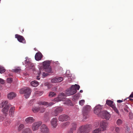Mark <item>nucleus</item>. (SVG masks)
I'll return each instance as SVG.
<instances>
[{
  "instance_id": "8",
  "label": "nucleus",
  "mask_w": 133,
  "mask_h": 133,
  "mask_svg": "<svg viewBox=\"0 0 133 133\" xmlns=\"http://www.w3.org/2000/svg\"><path fill=\"white\" fill-rule=\"evenodd\" d=\"M42 124V122L40 121L34 123L32 126V130L34 131L37 130L39 127Z\"/></svg>"
},
{
  "instance_id": "45",
  "label": "nucleus",
  "mask_w": 133,
  "mask_h": 133,
  "mask_svg": "<svg viewBox=\"0 0 133 133\" xmlns=\"http://www.w3.org/2000/svg\"><path fill=\"white\" fill-rule=\"evenodd\" d=\"M54 101L57 102L61 101L59 98L58 97H58L55 98L54 100Z\"/></svg>"
},
{
  "instance_id": "47",
  "label": "nucleus",
  "mask_w": 133,
  "mask_h": 133,
  "mask_svg": "<svg viewBox=\"0 0 133 133\" xmlns=\"http://www.w3.org/2000/svg\"><path fill=\"white\" fill-rule=\"evenodd\" d=\"M129 129L127 127H126V128L125 130V132L126 133H128L129 132Z\"/></svg>"
},
{
  "instance_id": "34",
  "label": "nucleus",
  "mask_w": 133,
  "mask_h": 133,
  "mask_svg": "<svg viewBox=\"0 0 133 133\" xmlns=\"http://www.w3.org/2000/svg\"><path fill=\"white\" fill-rule=\"evenodd\" d=\"M112 108L115 111L117 114H119V112L117 108L115 106V105H112Z\"/></svg>"
},
{
  "instance_id": "50",
  "label": "nucleus",
  "mask_w": 133,
  "mask_h": 133,
  "mask_svg": "<svg viewBox=\"0 0 133 133\" xmlns=\"http://www.w3.org/2000/svg\"><path fill=\"white\" fill-rule=\"evenodd\" d=\"M4 119V117L1 116L0 117V120L1 121H2Z\"/></svg>"
},
{
  "instance_id": "27",
  "label": "nucleus",
  "mask_w": 133,
  "mask_h": 133,
  "mask_svg": "<svg viewBox=\"0 0 133 133\" xmlns=\"http://www.w3.org/2000/svg\"><path fill=\"white\" fill-rule=\"evenodd\" d=\"M39 110V108H37L36 107H33L32 109V111L35 113L38 112Z\"/></svg>"
},
{
  "instance_id": "1",
  "label": "nucleus",
  "mask_w": 133,
  "mask_h": 133,
  "mask_svg": "<svg viewBox=\"0 0 133 133\" xmlns=\"http://www.w3.org/2000/svg\"><path fill=\"white\" fill-rule=\"evenodd\" d=\"M50 62L49 61H45L43 62V66L39 68L40 72L38 73V75L37 76L36 79L38 80H39L40 78L39 77L40 74L41 73L42 69L44 70L45 71L48 73H51V69L50 66Z\"/></svg>"
},
{
  "instance_id": "2",
  "label": "nucleus",
  "mask_w": 133,
  "mask_h": 133,
  "mask_svg": "<svg viewBox=\"0 0 133 133\" xmlns=\"http://www.w3.org/2000/svg\"><path fill=\"white\" fill-rule=\"evenodd\" d=\"M11 105L7 101H3L0 104V108H2L4 107L2 110V111L5 116L8 114L9 108Z\"/></svg>"
},
{
  "instance_id": "49",
  "label": "nucleus",
  "mask_w": 133,
  "mask_h": 133,
  "mask_svg": "<svg viewBox=\"0 0 133 133\" xmlns=\"http://www.w3.org/2000/svg\"><path fill=\"white\" fill-rule=\"evenodd\" d=\"M0 83L1 84L4 83V80L1 78H0Z\"/></svg>"
},
{
  "instance_id": "48",
  "label": "nucleus",
  "mask_w": 133,
  "mask_h": 133,
  "mask_svg": "<svg viewBox=\"0 0 133 133\" xmlns=\"http://www.w3.org/2000/svg\"><path fill=\"white\" fill-rule=\"evenodd\" d=\"M48 74L47 73H45L44 72H43L42 74L43 77H44L48 75Z\"/></svg>"
},
{
  "instance_id": "58",
  "label": "nucleus",
  "mask_w": 133,
  "mask_h": 133,
  "mask_svg": "<svg viewBox=\"0 0 133 133\" xmlns=\"http://www.w3.org/2000/svg\"><path fill=\"white\" fill-rule=\"evenodd\" d=\"M24 31V29H23L22 30V32H23V31Z\"/></svg>"
},
{
  "instance_id": "41",
  "label": "nucleus",
  "mask_w": 133,
  "mask_h": 133,
  "mask_svg": "<svg viewBox=\"0 0 133 133\" xmlns=\"http://www.w3.org/2000/svg\"><path fill=\"white\" fill-rule=\"evenodd\" d=\"M71 93V92L69 90H67L65 92V93L66 94L67 96H70V95H72L71 94H70Z\"/></svg>"
},
{
  "instance_id": "56",
  "label": "nucleus",
  "mask_w": 133,
  "mask_h": 133,
  "mask_svg": "<svg viewBox=\"0 0 133 133\" xmlns=\"http://www.w3.org/2000/svg\"><path fill=\"white\" fill-rule=\"evenodd\" d=\"M130 99V100L132 101L133 102V99Z\"/></svg>"
},
{
  "instance_id": "33",
  "label": "nucleus",
  "mask_w": 133,
  "mask_h": 133,
  "mask_svg": "<svg viewBox=\"0 0 133 133\" xmlns=\"http://www.w3.org/2000/svg\"><path fill=\"white\" fill-rule=\"evenodd\" d=\"M56 95V94L53 92L51 91L49 92V96L50 97H55Z\"/></svg>"
},
{
  "instance_id": "14",
  "label": "nucleus",
  "mask_w": 133,
  "mask_h": 133,
  "mask_svg": "<svg viewBox=\"0 0 133 133\" xmlns=\"http://www.w3.org/2000/svg\"><path fill=\"white\" fill-rule=\"evenodd\" d=\"M38 104L39 105H47L48 106H51L53 105L54 103L53 102L48 103V102L45 101H39L38 102Z\"/></svg>"
},
{
  "instance_id": "39",
  "label": "nucleus",
  "mask_w": 133,
  "mask_h": 133,
  "mask_svg": "<svg viewBox=\"0 0 133 133\" xmlns=\"http://www.w3.org/2000/svg\"><path fill=\"white\" fill-rule=\"evenodd\" d=\"M85 103L84 100H81L79 101V104L81 105H83Z\"/></svg>"
},
{
  "instance_id": "16",
  "label": "nucleus",
  "mask_w": 133,
  "mask_h": 133,
  "mask_svg": "<svg viewBox=\"0 0 133 133\" xmlns=\"http://www.w3.org/2000/svg\"><path fill=\"white\" fill-rule=\"evenodd\" d=\"M35 121V119L33 117H29L25 119V122L27 123L31 124Z\"/></svg>"
},
{
  "instance_id": "40",
  "label": "nucleus",
  "mask_w": 133,
  "mask_h": 133,
  "mask_svg": "<svg viewBox=\"0 0 133 133\" xmlns=\"http://www.w3.org/2000/svg\"><path fill=\"white\" fill-rule=\"evenodd\" d=\"M21 69H16L13 70V71L17 73H19L20 72Z\"/></svg>"
},
{
  "instance_id": "9",
  "label": "nucleus",
  "mask_w": 133,
  "mask_h": 133,
  "mask_svg": "<svg viewBox=\"0 0 133 133\" xmlns=\"http://www.w3.org/2000/svg\"><path fill=\"white\" fill-rule=\"evenodd\" d=\"M63 110V108L61 107L57 108L54 112H52L51 114L52 115L55 116H57L59 113L61 112Z\"/></svg>"
},
{
  "instance_id": "44",
  "label": "nucleus",
  "mask_w": 133,
  "mask_h": 133,
  "mask_svg": "<svg viewBox=\"0 0 133 133\" xmlns=\"http://www.w3.org/2000/svg\"><path fill=\"white\" fill-rule=\"evenodd\" d=\"M115 129L116 132H117V133H119V132L120 131V129L119 127H115Z\"/></svg>"
},
{
  "instance_id": "32",
  "label": "nucleus",
  "mask_w": 133,
  "mask_h": 133,
  "mask_svg": "<svg viewBox=\"0 0 133 133\" xmlns=\"http://www.w3.org/2000/svg\"><path fill=\"white\" fill-rule=\"evenodd\" d=\"M101 130L99 128L93 130L92 133H101Z\"/></svg>"
},
{
  "instance_id": "19",
  "label": "nucleus",
  "mask_w": 133,
  "mask_h": 133,
  "mask_svg": "<svg viewBox=\"0 0 133 133\" xmlns=\"http://www.w3.org/2000/svg\"><path fill=\"white\" fill-rule=\"evenodd\" d=\"M66 96L64 93H61L58 95V97L59 98L61 101H64Z\"/></svg>"
},
{
  "instance_id": "22",
  "label": "nucleus",
  "mask_w": 133,
  "mask_h": 133,
  "mask_svg": "<svg viewBox=\"0 0 133 133\" xmlns=\"http://www.w3.org/2000/svg\"><path fill=\"white\" fill-rule=\"evenodd\" d=\"M71 127L70 129L73 131L76 130L77 127V124L76 122H73L71 124Z\"/></svg>"
},
{
  "instance_id": "51",
  "label": "nucleus",
  "mask_w": 133,
  "mask_h": 133,
  "mask_svg": "<svg viewBox=\"0 0 133 133\" xmlns=\"http://www.w3.org/2000/svg\"><path fill=\"white\" fill-rule=\"evenodd\" d=\"M74 131L71 129L68 132V133H73Z\"/></svg>"
},
{
  "instance_id": "5",
  "label": "nucleus",
  "mask_w": 133,
  "mask_h": 133,
  "mask_svg": "<svg viewBox=\"0 0 133 133\" xmlns=\"http://www.w3.org/2000/svg\"><path fill=\"white\" fill-rule=\"evenodd\" d=\"M31 90L30 89L27 88H24L21 89L19 91L21 94H24V96L26 98H28L30 95Z\"/></svg>"
},
{
  "instance_id": "55",
  "label": "nucleus",
  "mask_w": 133,
  "mask_h": 133,
  "mask_svg": "<svg viewBox=\"0 0 133 133\" xmlns=\"http://www.w3.org/2000/svg\"><path fill=\"white\" fill-rule=\"evenodd\" d=\"M79 92H81V93H82V92H83V90H80V91H79Z\"/></svg>"
},
{
  "instance_id": "24",
  "label": "nucleus",
  "mask_w": 133,
  "mask_h": 133,
  "mask_svg": "<svg viewBox=\"0 0 133 133\" xmlns=\"http://www.w3.org/2000/svg\"><path fill=\"white\" fill-rule=\"evenodd\" d=\"M38 82L35 81H32L31 82V84L33 87H36L38 85Z\"/></svg>"
},
{
  "instance_id": "28",
  "label": "nucleus",
  "mask_w": 133,
  "mask_h": 133,
  "mask_svg": "<svg viewBox=\"0 0 133 133\" xmlns=\"http://www.w3.org/2000/svg\"><path fill=\"white\" fill-rule=\"evenodd\" d=\"M122 123V121L120 119H118L116 122V123L118 125H121Z\"/></svg>"
},
{
  "instance_id": "57",
  "label": "nucleus",
  "mask_w": 133,
  "mask_h": 133,
  "mask_svg": "<svg viewBox=\"0 0 133 133\" xmlns=\"http://www.w3.org/2000/svg\"><path fill=\"white\" fill-rule=\"evenodd\" d=\"M68 102L69 103H70L71 101H70V100H68Z\"/></svg>"
},
{
  "instance_id": "36",
  "label": "nucleus",
  "mask_w": 133,
  "mask_h": 133,
  "mask_svg": "<svg viewBox=\"0 0 133 133\" xmlns=\"http://www.w3.org/2000/svg\"><path fill=\"white\" fill-rule=\"evenodd\" d=\"M39 110L41 112L43 113L44 112L45 110V109L43 106L40 107L39 108Z\"/></svg>"
},
{
  "instance_id": "18",
  "label": "nucleus",
  "mask_w": 133,
  "mask_h": 133,
  "mask_svg": "<svg viewBox=\"0 0 133 133\" xmlns=\"http://www.w3.org/2000/svg\"><path fill=\"white\" fill-rule=\"evenodd\" d=\"M15 108L14 107H11L9 111V115L10 117H13L14 115Z\"/></svg>"
},
{
  "instance_id": "21",
  "label": "nucleus",
  "mask_w": 133,
  "mask_h": 133,
  "mask_svg": "<svg viewBox=\"0 0 133 133\" xmlns=\"http://www.w3.org/2000/svg\"><path fill=\"white\" fill-rule=\"evenodd\" d=\"M16 96V95L15 93L11 92L8 94L7 97L9 99H11L15 97Z\"/></svg>"
},
{
  "instance_id": "38",
  "label": "nucleus",
  "mask_w": 133,
  "mask_h": 133,
  "mask_svg": "<svg viewBox=\"0 0 133 133\" xmlns=\"http://www.w3.org/2000/svg\"><path fill=\"white\" fill-rule=\"evenodd\" d=\"M56 79L57 82H60L63 80V78L62 77L56 78Z\"/></svg>"
},
{
  "instance_id": "46",
  "label": "nucleus",
  "mask_w": 133,
  "mask_h": 133,
  "mask_svg": "<svg viewBox=\"0 0 133 133\" xmlns=\"http://www.w3.org/2000/svg\"><path fill=\"white\" fill-rule=\"evenodd\" d=\"M51 81L53 83H56L57 82L56 78L52 79Z\"/></svg>"
},
{
  "instance_id": "37",
  "label": "nucleus",
  "mask_w": 133,
  "mask_h": 133,
  "mask_svg": "<svg viewBox=\"0 0 133 133\" xmlns=\"http://www.w3.org/2000/svg\"><path fill=\"white\" fill-rule=\"evenodd\" d=\"M79 97V95L78 94H76L73 96V99L75 100L78 99Z\"/></svg>"
},
{
  "instance_id": "6",
  "label": "nucleus",
  "mask_w": 133,
  "mask_h": 133,
  "mask_svg": "<svg viewBox=\"0 0 133 133\" xmlns=\"http://www.w3.org/2000/svg\"><path fill=\"white\" fill-rule=\"evenodd\" d=\"M100 116L102 118H105L107 120L109 119L111 116L109 112L105 111H104L100 113Z\"/></svg>"
},
{
  "instance_id": "4",
  "label": "nucleus",
  "mask_w": 133,
  "mask_h": 133,
  "mask_svg": "<svg viewBox=\"0 0 133 133\" xmlns=\"http://www.w3.org/2000/svg\"><path fill=\"white\" fill-rule=\"evenodd\" d=\"M91 110V106L86 105L84 106L83 109V114L84 118L87 119L89 117L88 114Z\"/></svg>"
},
{
  "instance_id": "53",
  "label": "nucleus",
  "mask_w": 133,
  "mask_h": 133,
  "mask_svg": "<svg viewBox=\"0 0 133 133\" xmlns=\"http://www.w3.org/2000/svg\"><path fill=\"white\" fill-rule=\"evenodd\" d=\"M129 97L132 98L133 97V92H132L131 94L130 95Z\"/></svg>"
},
{
  "instance_id": "7",
  "label": "nucleus",
  "mask_w": 133,
  "mask_h": 133,
  "mask_svg": "<svg viewBox=\"0 0 133 133\" xmlns=\"http://www.w3.org/2000/svg\"><path fill=\"white\" fill-rule=\"evenodd\" d=\"M102 107L100 105H98L96 106L95 108L94 113L99 116H100L101 115L100 113L102 112Z\"/></svg>"
},
{
  "instance_id": "23",
  "label": "nucleus",
  "mask_w": 133,
  "mask_h": 133,
  "mask_svg": "<svg viewBox=\"0 0 133 133\" xmlns=\"http://www.w3.org/2000/svg\"><path fill=\"white\" fill-rule=\"evenodd\" d=\"M11 121L9 119H6L5 120V122L4 123V126H6L10 125L11 123Z\"/></svg>"
},
{
  "instance_id": "31",
  "label": "nucleus",
  "mask_w": 133,
  "mask_h": 133,
  "mask_svg": "<svg viewBox=\"0 0 133 133\" xmlns=\"http://www.w3.org/2000/svg\"><path fill=\"white\" fill-rule=\"evenodd\" d=\"M24 127V125L23 124H20L18 128V131H20L21 130L23 129Z\"/></svg>"
},
{
  "instance_id": "42",
  "label": "nucleus",
  "mask_w": 133,
  "mask_h": 133,
  "mask_svg": "<svg viewBox=\"0 0 133 133\" xmlns=\"http://www.w3.org/2000/svg\"><path fill=\"white\" fill-rule=\"evenodd\" d=\"M12 81V79L11 78H8L7 79V82L9 83H11Z\"/></svg>"
},
{
  "instance_id": "29",
  "label": "nucleus",
  "mask_w": 133,
  "mask_h": 133,
  "mask_svg": "<svg viewBox=\"0 0 133 133\" xmlns=\"http://www.w3.org/2000/svg\"><path fill=\"white\" fill-rule=\"evenodd\" d=\"M5 70V69L3 67L0 66V73L2 74L4 73Z\"/></svg>"
},
{
  "instance_id": "26",
  "label": "nucleus",
  "mask_w": 133,
  "mask_h": 133,
  "mask_svg": "<svg viewBox=\"0 0 133 133\" xmlns=\"http://www.w3.org/2000/svg\"><path fill=\"white\" fill-rule=\"evenodd\" d=\"M25 64L28 65L29 67L33 66V64L31 62L29 61V59H26L25 61Z\"/></svg>"
},
{
  "instance_id": "35",
  "label": "nucleus",
  "mask_w": 133,
  "mask_h": 133,
  "mask_svg": "<svg viewBox=\"0 0 133 133\" xmlns=\"http://www.w3.org/2000/svg\"><path fill=\"white\" fill-rule=\"evenodd\" d=\"M43 92L41 91H37L35 92V94L37 95V96H41L43 94Z\"/></svg>"
},
{
  "instance_id": "25",
  "label": "nucleus",
  "mask_w": 133,
  "mask_h": 133,
  "mask_svg": "<svg viewBox=\"0 0 133 133\" xmlns=\"http://www.w3.org/2000/svg\"><path fill=\"white\" fill-rule=\"evenodd\" d=\"M106 104L110 106L111 108L112 107V105H114L113 104V101L110 100H107L106 102Z\"/></svg>"
},
{
  "instance_id": "15",
  "label": "nucleus",
  "mask_w": 133,
  "mask_h": 133,
  "mask_svg": "<svg viewBox=\"0 0 133 133\" xmlns=\"http://www.w3.org/2000/svg\"><path fill=\"white\" fill-rule=\"evenodd\" d=\"M41 131L43 132L49 133V130L45 124H43L41 127Z\"/></svg>"
},
{
  "instance_id": "17",
  "label": "nucleus",
  "mask_w": 133,
  "mask_h": 133,
  "mask_svg": "<svg viewBox=\"0 0 133 133\" xmlns=\"http://www.w3.org/2000/svg\"><path fill=\"white\" fill-rule=\"evenodd\" d=\"M42 57V55L41 53H37L35 56V58L37 61H39L40 60Z\"/></svg>"
},
{
  "instance_id": "20",
  "label": "nucleus",
  "mask_w": 133,
  "mask_h": 133,
  "mask_svg": "<svg viewBox=\"0 0 133 133\" xmlns=\"http://www.w3.org/2000/svg\"><path fill=\"white\" fill-rule=\"evenodd\" d=\"M69 90L71 92L70 94L72 95L76 93L77 92V90L75 89V87L74 85H72L70 89Z\"/></svg>"
},
{
  "instance_id": "3",
  "label": "nucleus",
  "mask_w": 133,
  "mask_h": 133,
  "mask_svg": "<svg viewBox=\"0 0 133 133\" xmlns=\"http://www.w3.org/2000/svg\"><path fill=\"white\" fill-rule=\"evenodd\" d=\"M91 128L90 124H86L80 126L78 128L77 133H88Z\"/></svg>"
},
{
  "instance_id": "30",
  "label": "nucleus",
  "mask_w": 133,
  "mask_h": 133,
  "mask_svg": "<svg viewBox=\"0 0 133 133\" xmlns=\"http://www.w3.org/2000/svg\"><path fill=\"white\" fill-rule=\"evenodd\" d=\"M70 124V122H66L65 123H63L62 124V128H65L67 126Z\"/></svg>"
},
{
  "instance_id": "43",
  "label": "nucleus",
  "mask_w": 133,
  "mask_h": 133,
  "mask_svg": "<svg viewBox=\"0 0 133 133\" xmlns=\"http://www.w3.org/2000/svg\"><path fill=\"white\" fill-rule=\"evenodd\" d=\"M73 85L75 86V89H76V90L77 89V90H79V89L80 88V86L78 85L75 84V85Z\"/></svg>"
},
{
  "instance_id": "11",
  "label": "nucleus",
  "mask_w": 133,
  "mask_h": 133,
  "mask_svg": "<svg viewBox=\"0 0 133 133\" xmlns=\"http://www.w3.org/2000/svg\"><path fill=\"white\" fill-rule=\"evenodd\" d=\"M15 37L19 42L23 43H25L26 41L23 36L18 34H16L15 35Z\"/></svg>"
},
{
  "instance_id": "10",
  "label": "nucleus",
  "mask_w": 133,
  "mask_h": 133,
  "mask_svg": "<svg viewBox=\"0 0 133 133\" xmlns=\"http://www.w3.org/2000/svg\"><path fill=\"white\" fill-rule=\"evenodd\" d=\"M70 119L69 117L67 115L64 114L59 116L58 119L59 121L63 122L64 121H66Z\"/></svg>"
},
{
  "instance_id": "13",
  "label": "nucleus",
  "mask_w": 133,
  "mask_h": 133,
  "mask_svg": "<svg viewBox=\"0 0 133 133\" xmlns=\"http://www.w3.org/2000/svg\"><path fill=\"white\" fill-rule=\"evenodd\" d=\"M51 126L54 128H56L58 124L57 119L56 118H53L51 121Z\"/></svg>"
},
{
  "instance_id": "52",
  "label": "nucleus",
  "mask_w": 133,
  "mask_h": 133,
  "mask_svg": "<svg viewBox=\"0 0 133 133\" xmlns=\"http://www.w3.org/2000/svg\"><path fill=\"white\" fill-rule=\"evenodd\" d=\"M123 101L122 100H119L117 101L118 103H120L122 102H123Z\"/></svg>"
},
{
  "instance_id": "54",
  "label": "nucleus",
  "mask_w": 133,
  "mask_h": 133,
  "mask_svg": "<svg viewBox=\"0 0 133 133\" xmlns=\"http://www.w3.org/2000/svg\"><path fill=\"white\" fill-rule=\"evenodd\" d=\"M2 85L0 83V89H1L2 88Z\"/></svg>"
},
{
  "instance_id": "12",
  "label": "nucleus",
  "mask_w": 133,
  "mask_h": 133,
  "mask_svg": "<svg viewBox=\"0 0 133 133\" xmlns=\"http://www.w3.org/2000/svg\"><path fill=\"white\" fill-rule=\"evenodd\" d=\"M108 126V124L105 122L102 121L100 123V127L102 131L106 130Z\"/></svg>"
}]
</instances>
